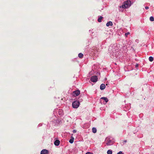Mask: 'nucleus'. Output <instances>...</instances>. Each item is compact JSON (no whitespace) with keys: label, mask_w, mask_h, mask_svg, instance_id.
Segmentation results:
<instances>
[{"label":"nucleus","mask_w":154,"mask_h":154,"mask_svg":"<svg viewBox=\"0 0 154 154\" xmlns=\"http://www.w3.org/2000/svg\"><path fill=\"white\" fill-rule=\"evenodd\" d=\"M107 154H112V151L110 150H109L107 151Z\"/></svg>","instance_id":"nucleus-16"},{"label":"nucleus","mask_w":154,"mask_h":154,"mask_svg":"<svg viewBox=\"0 0 154 154\" xmlns=\"http://www.w3.org/2000/svg\"><path fill=\"white\" fill-rule=\"evenodd\" d=\"M77 132V131L76 130H73V132L74 133H76Z\"/></svg>","instance_id":"nucleus-21"},{"label":"nucleus","mask_w":154,"mask_h":154,"mask_svg":"<svg viewBox=\"0 0 154 154\" xmlns=\"http://www.w3.org/2000/svg\"><path fill=\"white\" fill-rule=\"evenodd\" d=\"M105 85L103 84H102L100 86V88L101 90H103L105 88Z\"/></svg>","instance_id":"nucleus-7"},{"label":"nucleus","mask_w":154,"mask_h":154,"mask_svg":"<svg viewBox=\"0 0 154 154\" xmlns=\"http://www.w3.org/2000/svg\"><path fill=\"white\" fill-rule=\"evenodd\" d=\"M126 141H127L126 140H124V142H125V143L126 142Z\"/></svg>","instance_id":"nucleus-24"},{"label":"nucleus","mask_w":154,"mask_h":154,"mask_svg":"<svg viewBox=\"0 0 154 154\" xmlns=\"http://www.w3.org/2000/svg\"><path fill=\"white\" fill-rule=\"evenodd\" d=\"M113 25V23L112 22L109 21L106 24V26H112Z\"/></svg>","instance_id":"nucleus-8"},{"label":"nucleus","mask_w":154,"mask_h":154,"mask_svg":"<svg viewBox=\"0 0 154 154\" xmlns=\"http://www.w3.org/2000/svg\"><path fill=\"white\" fill-rule=\"evenodd\" d=\"M103 18V17L100 16L98 19V21L99 22H101Z\"/></svg>","instance_id":"nucleus-12"},{"label":"nucleus","mask_w":154,"mask_h":154,"mask_svg":"<svg viewBox=\"0 0 154 154\" xmlns=\"http://www.w3.org/2000/svg\"><path fill=\"white\" fill-rule=\"evenodd\" d=\"M85 154H93V153L90 152H88Z\"/></svg>","instance_id":"nucleus-20"},{"label":"nucleus","mask_w":154,"mask_h":154,"mask_svg":"<svg viewBox=\"0 0 154 154\" xmlns=\"http://www.w3.org/2000/svg\"><path fill=\"white\" fill-rule=\"evenodd\" d=\"M80 93V91L79 90L74 91L73 92V96L75 97L78 96Z\"/></svg>","instance_id":"nucleus-4"},{"label":"nucleus","mask_w":154,"mask_h":154,"mask_svg":"<svg viewBox=\"0 0 154 154\" xmlns=\"http://www.w3.org/2000/svg\"><path fill=\"white\" fill-rule=\"evenodd\" d=\"M48 151L46 149H43L41 152V154H48Z\"/></svg>","instance_id":"nucleus-5"},{"label":"nucleus","mask_w":154,"mask_h":154,"mask_svg":"<svg viewBox=\"0 0 154 154\" xmlns=\"http://www.w3.org/2000/svg\"><path fill=\"white\" fill-rule=\"evenodd\" d=\"M145 8L146 9H149V8L148 7L146 6V7H145Z\"/></svg>","instance_id":"nucleus-22"},{"label":"nucleus","mask_w":154,"mask_h":154,"mask_svg":"<svg viewBox=\"0 0 154 154\" xmlns=\"http://www.w3.org/2000/svg\"><path fill=\"white\" fill-rule=\"evenodd\" d=\"M149 20L151 21H154V18L153 17L151 16L150 17Z\"/></svg>","instance_id":"nucleus-17"},{"label":"nucleus","mask_w":154,"mask_h":154,"mask_svg":"<svg viewBox=\"0 0 154 154\" xmlns=\"http://www.w3.org/2000/svg\"><path fill=\"white\" fill-rule=\"evenodd\" d=\"M79 102L78 101H75L73 102L72 106L73 108H76L79 106Z\"/></svg>","instance_id":"nucleus-2"},{"label":"nucleus","mask_w":154,"mask_h":154,"mask_svg":"<svg viewBox=\"0 0 154 154\" xmlns=\"http://www.w3.org/2000/svg\"><path fill=\"white\" fill-rule=\"evenodd\" d=\"M83 55L82 53H80L78 54V56L80 58H82L83 57Z\"/></svg>","instance_id":"nucleus-14"},{"label":"nucleus","mask_w":154,"mask_h":154,"mask_svg":"<svg viewBox=\"0 0 154 154\" xmlns=\"http://www.w3.org/2000/svg\"><path fill=\"white\" fill-rule=\"evenodd\" d=\"M111 141L110 140H109L108 142L106 143V145L108 146H109L112 145Z\"/></svg>","instance_id":"nucleus-13"},{"label":"nucleus","mask_w":154,"mask_h":154,"mask_svg":"<svg viewBox=\"0 0 154 154\" xmlns=\"http://www.w3.org/2000/svg\"><path fill=\"white\" fill-rule=\"evenodd\" d=\"M92 131L93 133H95L97 132V129L95 128H93L92 129Z\"/></svg>","instance_id":"nucleus-11"},{"label":"nucleus","mask_w":154,"mask_h":154,"mask_svg":"<svg viewBox=\"0 0 154 154\" xmlns=\"http://www.w3.org/2000/svg\"><path fill=\"white\" fill-rule=\"evenodd\" d=\"M129 34H130V32H127V33H125V36L127 37V36H128Z\"/></svg>","instance_id":"nucleus-18"},{"label":"nucleus","mask_w":154,"mask_h":154,"mask_svg":"<svg viewBox=\"0 0 154 154\" xmlns=\"http://www.w3.org/2000/svg\"><path fill=\"white\" fill-rule=\"evenodd\" d=\"M101 99L104 100L105 101L106 103H107L108 101V99L105 97H101Z\"/></svg>","instance_id":"nucleus-9"},{"label":"nucleus","mask_w":154,"mask_h":154,"mask_svg":"<svg viewBox=\"0 0 154 154\" xmlns=\"http://www.w3.org/2000/svg\"><path fill=\"white\" fill-rule=\"evenodd\" d=\"M60 143V141L58 140H56L54 142V144L55 146H58Z\"/></svg>","instance_id":"nucleus-6"},{"label":"nucleus","mask_w":154,"mask_h":154,"mask_svg":"<svg viewBox=\"0 0 154 154\" xmlns=\"http://www.w3.org/2000/svg\"><path fill=\"white\" fill-rule=\"evenodd\" d=\"M117 154H124V153H122V152L121 151H120L119 152L117 153Z\"/></svg>","instance_id":"nucleus-19"},{"label":"nucleus","mask_w":154,"mask_h":154,"mask_svg":"<svg viewBox=\"0 0 154 154\" xmlns=\"http://www.w3.org/2000/svg\"><path fill=\"white\" fill-rule=\"evenodd\" d=\"M131 2L130 1H127L125 2L124 5H122V8H128L131 5Z\"/></svg>","instance_id":"nucleus-1"},{"label":"nucleus","mask_w":154,"mask_h":154,"mask_svg":"<svg viewBox=\"0 0 154 154\" xmlns=\"http://www.w3.org/2000/svg\"><path fill=\"white\" fill-rule=\"evenodd\" d=\"M138 64H137L136 65V67H138Z\"/></svg>","instance_id":"nucleus-23"},{"label":"nucleus","mask_w":154,"mask_h":154,"mask_svg":"<svg viewBox=\"0 0 154 154\" xmlns=\"http://www.w3.org/2000/svg\"><path fill=\"white\" fill-rule=\"evenodd\" d=\"M74 138L72 137H71V139L69 140V142L71 143H73L74 141Z\"/></svg>","instance_id":"nucleus-10"},{"label":"nucleus","mask_w":154,"mask_h":154,"mask_svg":"<svg viewBox=\"0 0 154 154\" xmlns=\"http://www.w3.org/2000/svg\"><path fill=\"white\" fill-rule=\"evenodd\" d=\"M153 58L152 57H149V60L150 62H152L153 61Z\"/></svg>","instance_id":"nucleus-15"},{"label":"nucleus","mask_w":154,"mask_h":154,"mask_svg":"<svg viewBox=\"0 0 154 154\" xmlns=\"http://www.w3.org/2000/svg\"><path fill=\"white\" fill-rule=\"evenodd\" d=\"M98 78L97 76H92L91 77V80L93 82H95L97 81Z\"/></svg>","instance_id":"nucleus-3"}]
</instances>
